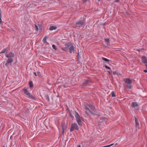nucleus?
I'll list each match as a JSON object with an SVG mask.
<instances>
[{"label":"nucleus","mask_w":147,"mask_h":147,"mask_svg":"<svg viewBox=\"0 0 147 147\" xmlns=\"http://www.w3.org/2000/svg\"><path fill=\"white\" fill-rule=\"evenodd\" d=\"M105 67L107 69H108V72H109V74H111V72H112V71H111V69H110V68L109 67L107 66H106V65L105 66Z\"/></svg>","instance_id":"12"},{"label":"nucleus","mask_w":147,"mask_h":147,"mask_svg":"<svg viewBox=\"0 0 147 147\" xmlns=\"http://www.w3.org/2000/svg\"><path fill=\"white\" fill-rule=\"evenodd\" d=\"M66 48H69L70 53H74L75 51V47L71 45L70 43H68L65 45Z\"/></svg>","instance_id":"1"},{"label":"nucleus","mask_w":147,"mask_h":147,"mask_svg":"<svg viewBox=\"0 0 147 147\" xmlns=\"http://www.w3.org/2000/svg\"><path fill=\"white\" fill-rule=\"evenodd\" d=\"M102 59L106 61H108V60L106 58H104V57H102Z\"/></svg>","instance_id":"25"},{"label":"nucleus","mask_w":147,"mask_h":147,"mask_svg":"<svg viewBox=\"0 0 147 147\" xmlns=\"http://www.w3.org/2000/svg\"><path fill=\"white\" fill-rule=\"evenodd\" d=\"M128 88L129 89H131V86L130 85H129L128 86Z\"/></svg>","instance_id":"29"},{"label":"nucleus","mask_w":147,"mask_h":147,"mask_svg":"<svg viewBox=\"0 0 147 147\" xmlns=\"http://www.w3.org/2000/svg\"><path fill=\"white\" fill-rule=\"evenodd\" d=\"M100 0H98V1H99Z\"/></svg>","instance_id":"39"},{"label":"nucleus","mask_w":147,"mask_h":147,"mask_svg":"<svg viewBox=\"0 0 147 147\" xmlns=\"http://www.w3.org/2000/svg\"><path fill=\"white\" fill-rule=\"evenodd\" d=\"M37 73H40V72H38Z\"/></svg>","instance_id":"37"},{"label":"nucleus","mask_w":147,"mask_h":147,"mask_svg":"<svg viewBox=\"0 0 147 147\" xmlns=\"http://www.w3.org/2000/svg\"><path fill=\"white\" fill-rule=\"evenodd\" d=\"M47 36H46L43 38V41L44 43H45L46 42L47 39Z\"/></svg>","instance_id":"17"},{"label":"nucleus","mask_w":147,"mask_h":147,"mask_svg":"<svg viewBox=\"0 0 147 147\" xmlns=\"http://www.w3.org/2000/svg\"><path fill=\"white\" fill-rule=\"evenodd\" d=\"M138 106V104L136 102H133L131 104V107L134 108L137 107Z\"/></svg>","instance_id":"13"},{"label":"nucleus","mask_w":147,"mask_h":147,"mask_svg":"<svg viewBox=\"0 0 147 147\" xmlns=\"http://www.w3.org/2000/svg\"><path fill=\"white\" fill-rule=\"evenodd\" d=\"M135 121L136 122V127L137 128H140L139 123L138 121V119L136 118H135Z\"/></svg>","instance_id":"10"},{"label":"nucleus","mask_w":147,"mask_h":147,"mask_svg":"<svg viewBox=\"0 0 147 147\" xmlns=\"http://www.w3.org/2000/svg\"><path fill=\"white\" fill-rule=\"evenodd\" d=\"M69 114H70V116L71 117V113H69Z\"/></svg>","instance_id":"35"},{"label":"nucleus","mask_w":147,"mask_h":147,"mask_svg":"<svg viewBox=\"0 0 147 147\" xmlns=\"http://www.w3.org/2000/svg\"><path fill=\"white\" fill-rule=\"evenodd\" d=\"M67 127L65 126L64 127L63 126L62 127V134H64V132L65 131Z\"/></svg>","instance_id":"16"},{"label":"nucleus","mask_w":147,"mask_h":147,"mask_svg":"<svg viewBox=\"0 0 147 147\" xmlns=\"http://www.w3.org/2000/svg\"><path fill=\"white\" fill-rule=\"evenodd\" d=\"M142 61L144 63H147V58L143 56L142 58Z\"/></svg>","instance_id":"8"},{"label":"nucleus","mask_w":147,"mask_h":147,"mask_svg":"<svg viewBox=\"0 0 147 147\" xmlns=\"http://www.w3.org/2000/svg\"><path fill=\"white\" fill-rule=\"evenodd\" d=\"M35 27L36 29V31H38L39 30V26L36 24H35Z\"/></svg>","instance_id":"21"},{"label":"nucleus","mask_w":147,"mask_h":147,"mask_svg":"<svg viewBox=\"0 0 147 147\" xmlns=\"http://www.w3.org/2000/svg\"><path fill=\"white\" fill-rule=\"evenodd\" d=\"M117 145V144H115V145Z\"/></svg>","instance_id":"38"},{"label":"nucleus","mask_w":147,"mask_h":147,"mask_svg":"<svg viewBox=\"0 0 147 147\" xmlns=\"http://www.w3.org/2000/svg\"><path fill=\"white\" fill-rule=\"evenodd\" d=\"M1 10L0 9V25H1V23L2 22V20L1 19Z\"/></svg>","instance_id":"19"},{"label":"nucleus","mask_w":147,"mask_h":147,"mask_svg":"<svg viewBox=\"0 0 147 147\" xmlns=\"http://www.w3.org/2000/svg\"><path fill=\"white\" fill-rule=\"evenodd\" d=\"M56 27L55 26H52L50 27L49 30H55L56 29Z\"/></svg>","instance_id":"15"},{"label":"nucleus","mask_w":147,"mask_h":147,"mask_svg":"<svg viewBox=\"0 0 147 147\" xmlns=\"http://www.w3.org/2000/svg\"><path fill=\"white\" fill-rule=\"evenodd\" d=\"M14 56V54L12 52L6 55V56L7 57L9 58V57H13Z\"/></svg>","instance_id":"9"},{"label":"nucleus","mask_w":147,"mask_h":147,"mask_svg":"<svg viewBox=\"0 0 147 147\" xmlns=\"http://www.w3.org/2000/svg\"><path fill=\"white\" fill-rule=\"evenodd\" d=\"M124 81L126 83L130 84L131 83V80L129 79H125L124 80Z\"/></svg>","instance_id":"6"},{"label":"nucleus","mask_w":147,"mask_h":147,"mask_svg":"<svg viewBox=\"0 0 147 147\" xmlns=\"http://www.w3.org/2000/svg\"><path fill=\"white\" fill-rule=\"evenodd\" d=\"M89 107L91 109V110H90L89 108L88 107H86V113L87 114H92V111L94 109V107L92 105H90L89 106Z\"/></svg>","instance_id":"4"},{"label":"nucleus","mask_w":147,"mask_h":147,"mask_svg":"<svg viewBox=\"0 0 147 147\" xmlns=\"http://www.w3.org/2000/svg\"><path fill=\"white\" fill-rule=\"evenodd\" d=\"M52 47H53V48L54 49H55V50H57V48H56V47L55 46V45H52Z\"/></svg>","instance_id":"26"},{"label":"nucleus","mask_w":147,"mask_h":147,"mask_svg":"<svg viewBox=\"0 0 147 147\" xmlns=\"http://www.w3.org/2000/svg\"><path fill=\"white\" fill-rule=\"evenodd\" d=\"M29 86L30 88H32L33 87V84L32 81H30L29 82Z\"/></svg>","instance_id":"18"},{"label":"nucleus","mask_w":147,"mask_h":147,"mask_svg":"<svg viewBox=\"0 0 147 147\" xmlns=\"http://www.w3.org/2000/svg\"><path fill=\"white\" fill-rule=\"evenodd\" d=\"M84 0V2H86L87 1H88V0Z\"/></svg>","instance_id":"33"},{"label":"nucleus","mask_w":147,"mask_h":147,"mask_svg":"<svg viewBox=\"0 0 147 147\" xmlns=\"http://www.w3.org/2000/svg\"><path fill=\"white\" fill-rule=\"evenodd\" d=\"M75 129H79L78 125L76 123H73L71 125L70 130L71 132L73 131Z\"/></svg>","instance_id":"3"},{"label":"nucleus","mask_w":147,"mask_h":147,"mask_svg":"<svg viewBox=\"0 0 147 147\" xmlns=\"http://www.w3.org/2000/svg\"><path fill=\"white\" fill-rule=\"evenodd\" d=\"M75 116L76 118V121L79 125L82 126V124L81 121V118L76 111H75Z\"/></svg>","instance_id":"2"},{"label":"nucleus","mask_w":147,"mask_h":147,"mask_svg":"<svg viewBox=\"0 0 147 147\" xmlns=\"http://www.w3.org/2000/svg\"><path fill=\"white\" fill-rule=\"evenodd\" d=\"M144 72H147V70H144Z\"/></svg>","instance_id":"31"},{"label":"nucleus","mask_w":147,"mask_h":147,"mask_svg":"<svg viewBox=\"0 0 147 147\" xmlns=\"http://www.w3.org/2000/svg\"><path fill=\"white\" fill-rule=\"evenodd\" d=\"M34 75H35V76H37V75H36V72H34Z\"/></svg>","instance_id":"30"},{"label":"nucleus","mask_w":147,"mask_h":147,"mask_svg":"<svg viewBox=\"0 0 147 147\" xmlns=\"http://www.w3.org/2000/svg\"><path fill=\"white\" fill-rule=\"evenodd\" d=\"M67 48H66V47H63L61 48L62 50L63 51H65L66 50V49Z\"/></svg>","instance_id":"27"},{"label":"nucleus","mask_w":147,"mask_h":147,"mask_svg":"<svg viewBox=\"0 0 147 147\" xmlns=\"http://www.w3.org/2000/svg\"><path fill=\"white\" fill-rule=\"evenodd\" d=\"M7 50V49H5L3 50L0 53H5Z\"/></svg>","instance_id":"20"},{"label":"nucleus","mask_w":147,"mask_h":147,"mask_svg":"<svg viewBox=\"0 0 147 147\" xmlns=\"http://www.w3.org/2000/svg\"><path fill=\"white\" fill-rule=\"evenodd\" d=\"M84 22V21H79L76 24L81 25L83 24Z\"/></svg>","instance_id":"14"},{"label":"nucleus","mask_w":147,"mask_h":147,"mask_svg":"<svg viewBox=\"0 0 147 147\" xmlns=\"http://www.w3.org/2000/svg\"><path fill=\"white\" fill-rule=\"evenodd\" d=\"M115 2H119V0H115Z\"/></svg>","instance_id":"32"},{"label":"nucleus","mask_w":147,"mask_h":147,"mask_svg":"<svg viewBox=\"0 0 147 147\" xmlns=\"http://www.w3.org/2000/svg\"><path fill=\"white\" fill-rule=\"evenodd\" d=\"M90 82V81L89 80H87L85 81L82 84V86H85L87 85Z\"/></svg>","instance_id":"11"},{"label":"nucleus","mask_w":147,"mask_h":147,"mask_svg":"<svg viewBox=\"0 0 147 147\" xmlns=\"http://www.w3.org/2000/svg\"><path fill=\"white\" fill-rule=\"evenodd\" d=\"M78 147H81V146L80 145H79Z\"/></svg>","instance_id":"34"},{"label":"nucleus","mask_w":147,"mask_h":147,"mask_svg":"<svg viewBox=\"0 0 147 147\" xmlns=\"http://www.w3.org/2000/svg\"><path fill=\"white\" fill-rule=\"evenodd\" d=\"M63 147H65V146H64Z\"/></svg>","instance_id":"40"},{"label":"nucleus","mask_w":147,"mask_h":147,"mask_svg":"<svg viewBox=\"0 0 147 147\" xmlns=\"http://www.w3.org/2000/svg\"><path fill=\"white\" fill-rule=\"evenodd\" d=\"M111 94L112 97H115V94L114 92H112Z\"/></svg>","instance_id":"24"},{"label":"nucleus","mask_w":147,"mask_h":147,"mask_svg":"<svg viewBox=\"0 0 147 147\" xmlns=\"http://www.w3.org/2000/svg\"><path fill=\"white\" fill-rule=\"evenodd\" d=\"M114 144L113 143V144H111L110 145H108L106 146L107 147H109L110 146H111L113 145Z\"/></svg>","instance_id":"28"},{"label":"nucleus","mask_w":147,"mask_h":147,"mask_svg":"<svg viewBox=\"0 0 147 147\" xmlns=\"http://www.w3.org/2000/svg\"><path fill=\"white\" fill-rule=\"evenodd\" d=\"M113 74L114 75H117L118 76L119 75L118 73V72L117 71H114L113 72Z\"/></svg>","instance_id":"22"},{"label":"nucleus","mask_w":147,"mask_h":147,"mask_svg":"<svg viewBox=\"0 0 147 147\" xmlns=\"http://www.w3.org/2000/svg\"><path fill=\"white\" fill-rule=\"evenodd\" d=\"M13 61L12 59L11 58H9L7 61L6 63L5 64V65L7 66L9 65V64L11 63Z\"/></svg>","instance_id":"7"},{"label":"nucleus","mask_w":147,"mask_h":147,"mask_svg":"<svg viewBox=\"0 0 147 147\" xmlns=\"http://www.w3.org/2000/svg\"><path fill=\"white\" fill-rule=\"evenodd\" d=\"M105 41L106 42L107 44L108 45L109 44V40L108 39H105Z\"/></svg>","instance_id":"23"},{"label":"nucleus","mask_w":147,"mask_h":147,"mask_svg":"<svg viewBox=\"0 0 147 147\" xmlns=\"http://www.w3.org/2000/svg\"><path fill=\"white\" fill-rule=\"evenodd\" d=\"M146 65V69H147V65Z\"/></svg>","instance_id":"36"},{"label":"nucleus","mask_w":147,"mask_h":147,"mask_svg":"<svg viewBox=\"0 0 147 147\" xmlns=\"http://www.w3.org/2000/svg\"><path fill=\"white\" fill-rule=\"evenodd\" d=\"M24 94H25L27 96V97H29L30 98L34 99V98L27 90V89H24Z\"/></svg>","instance_id":"5"}]
</instances>
